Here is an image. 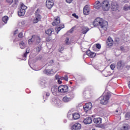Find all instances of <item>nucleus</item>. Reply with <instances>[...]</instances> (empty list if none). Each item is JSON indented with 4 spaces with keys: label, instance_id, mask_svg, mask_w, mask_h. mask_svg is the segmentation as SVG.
Masks as SVG:
<instances>
[{
    "label": "nucleus",
    "instance_id": "obj_21",
    "mask_svg": "<svg viewBox=\"0 0 130 130\" xmlns=\"http://www.w3.org/2000/svg\"><path fill=\"white\" fill-rule=\"evenodd\" d=\"M71 100H72V99L69 96H64L62 99V101L63 102H65L66 103H68V102H70V101H71Z\"/></svg>",
    "mask_w": 130,
    "mask_h": 130
},
{
    "label": "nucleus",
    "instance_id": "obj_50",
    "mask_svg": "<svg viewBox=\"0 0 130 130\" xmlns=\"http://www.w3.org/2000/svg\"><path fill=\"white\" fill-rule=\"evenodd\" d=\"M49 95H50L49 93H46V96H49Z\"/></svg>",
    "mask_w": 130,
    "mask_h": 130
},
{
    "label": "nucleus",
    "instance_id": "obj_51",
    "mask_svg": "<svg viewBox=\"0 0 130 130\" xmlns=\"http://www.w3.org/2000/svg\"><path fill=\"white\" fill-rule=\"evenodd\" d=\"M116 112H118V110H116Z\"/></svg>",
    "mask_w": 130,
    "mask_h": 130
},
{
    "label": "nucleus",
    "instance_id": "obj_54",
    "mask_svg": "<svg viewBox=\"0 0 130 130\" xmlns=\"http://www.w3.org/2000/svg\"><path fill=\"white\" fill-rule=\"evenodd\" d=\"M16 32H17V31H15V33H16Z\"/></svg>",
    "mask_w": 130,
    "mask_h": 130
},
{
    "label": "nucleus",
    "instance_id": "obj_34",
    "mask_svg": "<svg viewBox=\"0 0 130 130\" xmlns=\"http://www.w3.org/2000/svg\"><path fill=\"white\" fill-rule=\"evenodd\" d=\"M40 50H41V46H38L36 48L37 52H40Z\"/></svg>",
    "mask_w": 130,
    "mask_h": 130
},
{
    "label": "nucleus",
    "instance_id": "obj_24",
    "mask_svg": "<svg viewBox=\"0 0 130 130\" xmlns=\"http://www.w3.org/2000/svg\"><path fill=\"white\" fill-rule=\"evenodd\" d=\"M88 31H89V28H88L87 27L84 26L82 28V33H83V34H86V33H87Z\"/></svg>",
    "mask_w": 130,
    "mask_h": 130
},
{
    "label": "nucleus",
    "instance_id": "obj_40",
    "mask_svg": "<svg viewBox=\"0 0 130 130\" xmlns=\"http://www.w3.org/2000/svg\"><path fill=\"white\" fill-rule=\"evenodd\" d=\"M72 16L73 17H75V18H76V19H79V16H78V15H77L76 14L74 13L72 14Z\"/></svg>",
    "mask_w": 130,
    "mask_h": 130
},
{
    "label": "nucleus",
    "instance_id": "obj_13",
    "mask_svg": "<svg viewBox=\"0 0 130 130\" xmlns=\"http://www.w3.org/2000/svg\"><path fill=\"white\" fill-rule=\"evenodd\" d=\"M60 23V18L59 17H57L55 19V20L54 22L52 23L53 26H57L58 24Z\"/></svg>",
    "mask_w": 130,
    "mask_h": 130
},
{
    "label": "nucleus",
    "instance_id": "obj_48",
    "mask_svg": "<svg viewBox=\"0 0 130 130\" xmlns=\"http://www.w3.org/2000/svg\"><path fill=\"white\" fill-rule=\"evenodd\" d=\"M63 51V47H61V48H60L59 51H60V52H61V51Z\"/></svg>",
    "mask_w": 130,
    "mask_h": 130
},
{
    "label": "nucleus",
    "instance_id": "obj_42",
    "mask_svg": "<svg viewBox=\"0 0 130 130\" xmlns=\"http://www.w3.org/2000/svg\"><path fill=\"white\" fill-rule=\"evenodd\" d=\"M75 29V27H72L69 31L70 33H73L74 32V29Z\"/></svg>",
    "mask_w": 130,
    "mask_h": 130
},
{
    "label": "nucleus",
    "instance_id": "obj_6",
    "mask_svg": "<svg viewBox=\"0 0 130 130\" xmlns=\"http://www.w3.org/2000/svg\"><path fill=\"white\" fill-rule=\"evenodd\" d=\"M102 21H103V19L101 18H97L93 22V26H98L99 25L102 26V24H101Z\"/></svg>",
    "mask_w": 130,
    "mask_h": 130
},
{
    "label": "nucleus",
    "instance_id": "obj_52",
    "mask_svg": "<svg viewBox=\"0 0 130 130\" xmlns=\"http://www.w3.org/2000/svg\"><path fill=\"white\" fill-rule=\"evenodd\" d=\"M70 84L72 85V84H73V82H70Z\"/></svg>",
    "mask_w": 130,
    "mask_h": 130
},
{
    "label": "nucleus",
    "instance_id": "obj_38",
    "mask_svg": "<svg viewBox=\"0 0 130 130\" xmlns=\"http://www.w3.org/2000/svg\"><path fill=\"white\" fill-rule=\"evenodd\" d=\"M123 9L124 11H128V10H129V7L125 6V7H124Z\"/></svg>",
    "mask_w": 130,
    "mask_h": 130
},
{
    "label": "nucleus",
    "instance_id": "obj_1",
    "mask_svg": "<svg viewBox=\"0 0 130 130\" xmlns=\"http://www.w3.org/2000/svg\"><path fill=\"white\" fill-rule=\"evenodd\" d=\"M109 99H110V95L106 94L105 95L101 96L99 98L101 104L106 105L109 103Z\"/></svg>",
    "mask_w": 130,
    "mask_h": 130
},
{
    "label": "nucleus",
    "instance_id": "obj_3",
    "mask_svg": "<svg viewBox=\"0 0 130 130\" xmlns=\"http://www.w3.org/2000/svg\"><path fill=\"white\" fill-rule=\"evenodd\" d=\"M26 10H27V6H25L24 4H21V9L19 11H18V16L19 17H22L25 15L26 13Z\"/></svg>",
    "mask_w": 130,
    "mask_h": 130
},
{
    "label": "nucleus",
    "instance_id": "obj_27",
    "mask_svg": "<svg viewBox=\"0 0 130 130\" xmlns=\"http://www.w3.org/2000/svg\"><path fill=\"white\" fill-rule=\"evenodd\" d=\"M20 47L21 49H24L26 47V45L24 43V42L21 41L20 44Z\"/></svg>",
    "mask_w": 130,
    "mask_h": 130
},
{
    "label": "nucleus",
    "instance_id": "obj_19",
    "mask_svg": "<svg viewBox=\"0 0 130 130\" xmlns=\"http://www.w3.org/2000/svg\"><path fill=\"white\" fill-rule=\"evenodd\" d=\"M102 6H101V3H100V2L99 1H96L95 3L94 6V8H95V9H97L98 10H99V9H100L101 8Z\"/></svg>",
    "mask_w": 130,
    "mask_h": 130
},
{
    "label": "nucleus",
    "instance_id": "obj_39",
    "mask_svg": "<svg viewBox=\"0 0 130 130\" xmlns=\"http://www.w3.org/2000/svg\"><path fill=\"white\" fill-rule=\"evenodd\" d=\"M110 68L111 69V70H114V69H115V65L114 64H112L110 66Z\"/></svg>",
    "mask_w": 130,
    "mask_h": 130
},
{
    "label": "nucleus",
    "instance_id": "obj_36",
    "mask_svg": "<svg viewBox=\"0 0 130 130\" xmlns=\"http://www.w3.org/2000/svg\"><path fill=\"white\" fill-rule=\"evenodd\" d=\"M28 44H32V43L34 42V40H32V38H31V39L28 40Z\"/></svg>",
    "mask_w": 130,
    "mask_h": 130
},
{
    "label": "nucleus",
    "instance_id": "obj_12",
    "mask_svg": "<svg viewBox=\"0 0 130 130\" xmlns=\"http://www.w3.org/2000/svg\"><path fill=\"white\" fill-rule=\"evenodd\" d=\"M40 20H41V16L40 15V14H36V17L34 19L33 22L36 24V23H38Z\"/></svg>",
    "mask_w": 130,
    "mask_h": 130
},
{
    "label": "nucleus",
    "instance_id": "obj_29",
    "mask_svg": "<svg viewBox=\"0 0 130 130\" xmlns=\"http://www.w3.org/2000/svg\"><path fill=\"white\" fill-rule=\"evenodd\" d=\"M117 67L118 69H121L122 68V63L121 61H120L118 62Z\"/></svg>",
    "mask_w": 130,
    "mask_h": 130
},
{
    "label": "nucleus",
    "instance_id": "obj_55",
    "mask_svg": "<svg viewBox=\"0 0 130 130\" xmlns=\"http://www.w3.org/2000/svg\"><path fill=\"white\" fill-rule=\"evenodd\" d=\"M15 1H18V0H15Z\"/></svg>",
    "mask_w": 130,
    "mask_h": 130
},
{
    "label": "nucleus",
    "instance_id": "obj_2",
    "mask_svg": "<svg viewBox=\"0 0 130 130\" xmlns=\"http://www.w3.org/2000/svg\"><path fill=\"white\" fill-rule=\"evenodd\" d=\"M102 8L103 11L107 12L110 9V4L108 0H104L101 3Z\"/></svg>",
    "mask_w": 130,
    "mask_h": 130
},
{
    "label": "nucleus",
    "instance_id": "obj_25",
    "mask_svg": "<svg viewBox=\"0 0 130 130\" xmlns=\"http://www.w3.org/2000/svg\"><path fill=\"white\" fill-rule=\"evenodd\" d=\"M62 28H64V25L63 24L61 25V26H58L55 28V31H56L57 34H58V31L61 30Z\"/></svg>",
    "mask_w": 130,
    "mask_h": 130
},
{
    "label": "nucleus",
    "instance_id": "obj_45",
    "mask_svg": "<svg viewBox=\"0 0 130 130\" xmlns=\"http://www.w3.org/2000/svg\"><path fill=\"white\" fill-rule=\"evenodd\" d=\"M55 79H56V80H59V76L58 75H56L55 76Z\"/></svg>",
    "mask_w": 130,
    "mask_h": 130
},
{
    "label": "nucleus",
    "instance_id": "obj_22",
    "mask_svg": "<svg viewBox=\"0 0 130 130\" xmlns=\"http://www.w3.org/2000/svg\"><path fill=\"white\" fill-rule=\"evenodd\" d=\"M102 121V119L101 118H94L93 119V122L94 123H99L100 124L101 123Z\"/></svg>",
    "mask_w": 130,
    "mask_h": 130
},
{
    "label": "nucleus",
    "instance_id": "obj_46",
    "mask_svg": "<svg viewBox=\"0 0 130 130\" xmlns=\"http://www.w3.org/2000/svg\"><path fill=\"white\" fill-rule=\"evenodd\" d=\"M66 2H67L68 4H71V3H72V2H73V0H66Z\"/></svg>",
    "mask_w": 130,
    "mask_h": 130
},
{
    "label": "nucleus",
    "instance_id": "obj_35",
    "mask_svg": "<svg viewBox=\"0 0 130 130\" xmlns=\"http://www.w3.org/2000/svg\"><path fill=\"white\" fill-rule=\"evenodd\" d=\"M6 2L9 5H12V4H13V0H6Z\"/></svg>",
    "mask_w": 130,
    "mask_h": 130
},
{
    "label": "nucleus",
    "instance_id": "obj_44",
    "mask_svg": "<svg viewBox=\"0 0 130 130\" xmlns=\"http://www.w3.org/2000/svg\"><path fill=\"white\" fill-rule=\"evenodd\" d=\"M39 12H40V10L39 9H37L36 11V15H39Z\"/></svg>",
    "mask_w": 130,
    "mask_h": 130
},
{
    "label": "nucleus",
    "instance_id": "obj_49",
    "mask_svg": "<svg viewBox=\"0 0 130 130\" xmlns=\"http://www.w3.org/2000/svg\"><path fill=\"white\" fill-rule=\"evenodd\" d=\"M21 24H22V25H24L25 24V22L24 21H22Z\"/></svg>",
    "mask_w": 130,
    "mask_h": 130
},
{
    "label": "nucleus",
    "instance_id": "obj_30",
    "mask_svg": "<svg viewBox=\"0 0 130 130\" xmlns=\"http://www.w3.org/2000/svg\"><path fill=\"white\" fill-rule=\"evenodd\" d=\"M29 51H30V48H27L26 50V53H24V57H26L27 56V54L29 53Z\"/></svg>",
    "mask_w": 130,
    "mask_h": 130
},
{
    "label": "nucleus",
    "instance_id": "obj_14",
    "mask_svg": "<svg viewBox=\"0 0 130 130\" xmlns=\"http://www.w3.org/2000/svg\"><path fill=\"white\" fill-rule=\"evenodd\" d=\"M107 45H108V46H112V45H113V40L111 37L108 38Z\"/></svg>",
    "mask_w": 130,
    "mask_h": 130
},
{
    "label": "nucleus",
    "instance_id": "obj_10",
    "mask_svg": "<svg viewBox=\"0 0 130 130\" xmlns=\"http://www.w3.org/2000/svg\"><path fill=\"white\" fill-rule=\"evenodd\" d=\"M31 40H34V42H35L36 44H39L40 43V38L38 36H32Z\"/></svg>",
    "mask_w": 130,
    "mask_h": 130
},
{
    "label": "nucleus",
    "instance_id": "obj_32",
    "mask_svg": "<svg viewBox=\"0 0 130 130\" xmlns=\"http://www.w3.org/2000/svg\"><path fill=\"white\" fill-rule=\"evenodd\" d=\"M125 117L126 118V119H128L130 117V113L129 112H127L126 113L125 115Z\"/></svg>",
    "mask_w": 130,
    "mask_h": 130
},
{
    "label": "nucleus",
    "instance_id": "obj_5",
    "mask_svg": "<svg viewBox=\"0 0 130 130\" xmlns=\"http://www.w3.org/2000/svg\"><path fill=\"white\" fill-rule=\"evenodd\" d=\"M54 5V3L53 2V0H47L46 2V6L49 10L53 7Z\"/></svg>",
    "mask_w": 130,
    "mask_h": 130
},
{
    "label": "nucleus",
    "instance_id": "obj_47",
    "mask_svg": "<svg viewBox=\"0 0 130 130\" xmlns=\"http://www.w3.org/2000/svg\"><path fill=\"white\" fill-rule=\"evenodd\" d=\"M58 84H61V81H60V79H58L57 81Z\"/></svg>",
    "mask_w": 130,
    "mask_h": 130
},
{
    "label": "nucleus",
    "instance_id": "obj_16",
    "mask_svg": "<svg viewBox=\"0 0 130 130\" xmlns=\"http://www.w3.org/2000/svg\"><path fill=\"white\" fill-rule=\"evenodd\" d=\"M83 122L85 124H90L92 123V119L90 117L86 118L84 120Z\"/></svg>",
    "mask_w": 130,
    "mask_h": 130
},
{
    "label": "nucleus",
    "instance_id": "obj_31",
    "mask_svg": "<svg viewBox=\"0 0 130 130\" xmlns=\"http://www.w3.org/2000/svg\"><path fill=\"white\" fill-rule=\"evenodd\" d=\"M44 73L46 74V75H49L50 74H51L50 70H45L44 71Z\"/></svg>",
    "mask_w": 130,
    "mask_h": 130
},
{
    "label": "nucleus",
    "instance_id": "obj_17",
    "mask_svg": "<svg viewBox=\"0 0 130 130\" xmlns=\"http://www.w3.org/2000/svg\"><path fill=\"white\" fill-rule=\"evenodd\" d=\"M45 32H46V34H47V35L51 36V35H52V33H54V30L53 28H49L47 29L45 31Z\"/></svg>",
    "mask_w": 130,
    "mask_h": 130
},
{
    "label": "nucleus",
    "instance_id": "obj_28",
    "mask_svg": "<svg viewBox=\"0 0 130 130\" xmlns=\"http://www.w3.org/2000/svg\"><path fill=\"white\" fill-rule=\"evenodd\" d=\"M65 43L67 45H70V44H71V42H70V39H69V38H66Z\"/></svg>",
    "mask_w": 130,
    "mask_h": 130
},
{
    "label": "nucleus",
    "instance_id": "obj_43",
    "mask_svg": "<svg viewBox=\"0 0 130 130\" xmlns=\"http://www.w3.org/2000/svg\"><path fill=\"white\" fill-rule=\"evenodd\" d=\"M18 37L19 38H22L23 37V34L22 32L19 33Z\"/></svg>",
    "mask_w": 130,
    "mask_h": 130
},
{
    "label": "nucleus",
    "instance_id": "obj_7",
    "mask_svg": "<svg viewBox=\"0 0 130 130\" xmlns=\"http://www.w3.org/2000/svg\"><path fill=\"white\" fill-rule=\"evenodd\" d=\"M91 109H92L91 103H88L84 106V110L85 112H88V111L91 110Z\"/></svg>",
    "mask_w": 130,
    "mask_h": 130
},
{
    "label": "nucleus",
    "instance_id": "obj_37",
    "mask_svg": "<svg viewBox=\"0 0 130 130\" xmlns=\"http://www.w3.org/2000/svg\"><path fill=\"white\" fill-rule=\"evenodd\" d=\"M95 47H96V48H98V49H100V48H101V45L99 44H96L95 45Z\"/></svg>",
    "mask_w": 130,
    "mask_h": 130
},
{
    "label": "nucleus",
    "instance_id": "obj_20",
    "mask_svg": "<svg viewBox=\"0 0 130 130\" xmlns=\"http://www.w3.org/2000/svg\"><path fill=\"white\" fill-rule=\"evenodd\" d=\"M86 54H87V55L90 56V57H95V56H96V53H92V52H91V51H86Z\"/></svg>",
    "mask_w": 130,
    "mask_h": 130
},
{
    "label": "nucleus",
    "instance_id": "obj_8",
    "mask_svg": "<svg viewBox=\"0 0 130 130\" xmlns=\"http://www.w3.org/2000/svg\"><path fill=\"white\" fill-rule=\"evenodd\" d=\"M82 128V125L79 123H76L71 127L72 130H81Z\"/></svg>",
    "mask_w": 130,
    "mask_h": 130
},
{
    "label": "nucleus",
    "instance_id": "obj_15",
    "mask_svg": "<svg viewBox=\"0 0 130 130\" xmlns=\"http://www.w3.org/2000/svg\"><path fill=\"white\" fill-rule=\"evenodd\" d=\"M90 13V9L88 8V6H85L83 9V14L84 15H89Z\"/></svg>",
    "mask_w": 130,
    "mask_h": 130
},
{
    "label": "nucleus",
    "instance_id": "obj_4",
    "mask_svg": "<svg viewBox=\"0 0 130 130\" xmlns=\"http://www.w3.org/2000/svg\"><path fill=\"white\" fill-rule=\"evenodd\" d=\"M69 91V86L67 85H61L58 88V91L60 93H67Z\"/></svg>",
    "mask_w": 130,
    "mask_h": 130
},
{
    "label": "nucleus",
    "instance_id": "obj_53",
    "mask_svg": "<svg viewBox=\"0 0 130 130\" xmlns=\"http://www.w3.org/2000/svg\"><path fill=\"white\" fill-rule=\"evenodd\" d=\"M92 130H95V129H92Z\"/></svg>",
    "mask_w": 130,
    "mask_h": 130
},
{
    "label": "nucleus",
    "instance_id": "obj_9",
    "mask_svg": "<svg viewBox=\"0 0 130 130\" xmlns=\"http://www.w3.org/2000/svg\"><path fill=\"white\" fill-rule=\"evenodd\" d=\"M111 9L112 10L115 11L118 10V4L116 2H112L111 4Z\"/></svg>",
    "mask_w": 130,
    "mask_h": 130
},
{
    "label": "nucleus",
    "instance_id": "obj_26",
    "mask_svg": "<svg viewBox=\"0 0 130 130\" xmlns=\"http://www.w3.org/2000/svg\"><path fill=\"white\" fill-rule=\"evenodd\" d=\"M2 21L5 23L7 24L8 21H9V17L8 16H5L2 18Z\"/></svg>",
    "mask_w": 130,
    "mask_h": 130
},
{
    "label": "nucleus",
    "instance_id": "obj_23",
    "mask_svg": "<svg viewBox=\"0 0 130 130\" xmlns=\"http://www.w3.org/2000/svg\"><path fill=\"white\" fill-rule=\"evenodd\" d=\"M73 117L74 119H79L80 117H81V116L80 115V114L78 113H75L74 114H73Z\"/></svg>",
    "mask_w": 130,
    "mask_h": 130
},
{
    "label": "nucleus",
    "instance_id": "obj_41",
    "mask_svg": "<svg viewBox=\"0 0 130 130\" xmlns=\"http://www.w3.org/2000/svg\"><path fill=\"white\" fill-rule=\"evenodd\" d=\"M63 80H65L67 82L69 81V79L68 78V76H65L64 77H63Z\"/></svg>",
    "mask_w": 130,
    "mask_h": 130
},
{
    "label": "nucleus",
    "instance_id": "obj_11",
    "mask_svg": "<svg viewBox=\"0 0 130 130\" xmlns=\"http://www.w3.org/2000/svg\"><path fill=\"white\" fill-rule=\"evenodd\" d=\"M101 25H100L101 28H102L103 29H104V30L106 31V30H107V27L108 26V22H107V21H106L103 20Z\"/></svg>",
    "mask_w": 130,
    "mask_h": 130
},
{
    "label": "nucleus",
    "instance_id": "obj_18",
    "mask_svg": "<svg viewBox=\"0 0 130 130\" xmlns=\"http://www.w3.org/2000/svg\"><path fill=\"white\" fill-rule=\"evenodd\" d=\"M58 91V88L55 86H53L51 88V92L53 95H56L57 94V91Z\"/></svg>",
    "mask_w": 130,
    "mask_h": 130
},
{
    "label": "nucleus",
    "instance_id": "obj_33",
    "mask_svg": "<svg viewBox=\"0 0 130 130\" xmlns=\"http://www.w3.org/2000/svg\"><path fill=\"white\" fill-rule=\"evenodd\" d=\"M128 129V125L126 124L123 126V128L121 130H127Z\"/></svg>",
    "mask_w": 130,
    "mask_h": 130
}]
</instances>
